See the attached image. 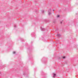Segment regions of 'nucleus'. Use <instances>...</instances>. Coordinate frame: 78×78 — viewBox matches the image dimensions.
I'll list each match as a JSON object with an SVG mask.
<instances>
[{"instance_id": "1", "label": "nucleus", "mask_w": 78, "mask_h": 78, "mask_svg": "<svg viewBox=\"0 0 78 78\" xmlns=\"http://www.w3.org/2000/svg\"><path fill=\"white\" fill-rule=\"evenodd\" d=\"M56 76V74H54V76Z\"/></svg>"}, {"instance_id": "2", "label": "nucleus", "mask_w": 78, "mask_h": 78, "mask_svg": "<svg viewBox=\"0 0 78 78\" xmlns=\"http://www.w3.org/2000/svg\"><path fill=\"white\" fill-rule=\"evenodd\" d=\"M57 17H59V15H58L57 16Z\"/></svg>"}, {"instance_id": "3", "label": "nucleus", "mask_w": 78, "mask_h": 78, "mask_svg": "<svg viewBox=\"0 0 78 78\" xmlns=\"http://www.w3.org/2000/svg\"><path fill=\"white\" fill-rule=\"evenodd\" d=\"M13 54H15V53H16V52H13Z\"/></svg>"}, {"instance_id": "4", "label": "nucleus", "mask_w": 78, "mask_h": 78, "mask_svg": "<svg viewBox=\"0 0 78 78\" xmlns=\"http://www.w3.org/2000/svg\"><path fill=\"white\" fill-rule=\"evenodd\" d=\"M51 14V13H49V15H50Z\"/></svg>"}, {"instance_id": "5", "label": "nucleus", "mask_w": 78, "mask_h": 78, "mask_svg": "<svg viewBox=\"0 0 78 78\" xmlns=\"http://www.w3.org/2000/svg\"><path fill=\"white\" fill-rule=\"evenodd\" d=\"M65 58V57H63V58Z\"/></svg>"}, {"instance_id": "6", "label": "nucleus", "mask_w": 78, "mask_h": 78, "mask_svg": "<svg viewBox=\"0 0 78 78\" xmlns=\"http://www.w3.org/2000/svg\"><path fill=\"white\" fill-rule=\"evenodd\" d=\"M1 73L0 72V74Z\"/></svg>"}, {"instance_id": "7", "label": "nucleus", "mask_w": 78, "mask_h": 78, "mask_svg": "<svg viewBox=\"0 0 78 78\" xmlns=\"http://www.w3.org/2000/svg\"><path fill=\"white\" fill-rule=\"evenodd\" d=\"M62 23V22H61V23Z\"/></svg>"}, {"instance_id": "8", "label": "nucleus", "mask_w": 78, "mask_h": 78, "mask_svg": "<svg viewBox=\"0 0 78 78\" xmlns=\"http://www.w3.org/2000/svg\"><path fill=\"white\" fill-rule=\"evenodd\" d=\"M55 11V10H53V11Z\"/></svg>"}]
</instances>
